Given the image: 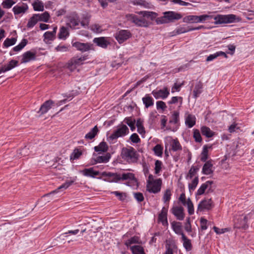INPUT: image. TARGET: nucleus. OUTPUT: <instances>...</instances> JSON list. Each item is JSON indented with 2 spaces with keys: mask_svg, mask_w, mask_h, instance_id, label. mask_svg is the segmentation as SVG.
I'll return each mask as SVG.
<instances>
[{
  "mask_svg": "<svg viewBox=\"0 0 254 254\" xmlns=\"http://www.w3.org/2000/svg\"><path fill=\"white\" fill-rule=\"evenodd\" d=\"M133 254H145L143 248L139 245H135L130 247Z\"/></svg>",
  "mask_w": 254,
  "mask_h": 254,
  "instance_id": "obj_37",
  "label": "nucleus"
},
{
  "mask_svg": "<svg viewBox=\"0 0 254 254\" xmlns=\"http://www.w3.org/2000/svg\"><path fill=\"white\" fill-rule=\"evenodd\" d=\"M185 206H187L188 213L190 215H192L194 213L193 205L190 198L187 199Z\"/></svg>",
  "mask_w": 254,
  "mask_h": 254,
  "instance_id": "obj_41",
  "label": "nucleus"
},
{
  "mask_svg": "<svg viewBox=\"0 0 254 254\" xmlns=\"http://www.w3.org/2000/svg\"><path fill=\"white\" fill-rule=\"evenodd\" d=\"M115 176L111 177L109 179H105L107 181L109 182H118L121 180V175L117 173H114Z\"/></svg>",
  "mask_w": 254,
  "mask_h": 254,
  "instance_id": "obj_55",
  "label": "nucleus"
},
{
  "mask_svg": "<svg viewBox=\"0 0 254 254\" xmlns=\"http://www.w3.org/2000/svg\"><path fill=\"white\" fill-rule=\"evenodd\" d=\"M53 102L52 100H48L46 101L40 107V112L42 114H45L51 108V106L53 105Z\"/></svg>",
  "mask_w": 254,
  "mask_h": 254,
  "instance_id": "obj_27",
  "label": "nucleus"
},
{
  "mask_svg": "<svg viewBox=\"0 0 254 254\" xmlns=\"http://www.w3.org/2000/svg\"><path fill=\"white\" fill-rule=\"evenodd\" d=\"M171 145L172 149L174 151L182 150V146L177 139H173Z\"/></svg>",
  "mask_w": 254,
  "mask_h": 254,
  "instance_id": "obj_40",
  "label": "nucleus"
},
{
  "mask_svg": "<svg viewBox=\"0 0 254 254\" xmlns=\"http://www.w3.org/2000/svg\"><path fill=\"white\" fill-rule=\"evenodd\" d=\"M198 23L204 22L205 21L209 20L213 18V16L208 14H203L198 16Z\"/></svg>",
  "mask_w": 254,
  "mask_h": 254,
  "instance_id": "obj_49",
  "label": "nucleus"
},
{
  "mask_svg": "<svg viewBox=\"0 0 254 254\" xmlns=\"http://www.w3.org/2000/svg\"><path fill=\"white\" fill-rule=\"evenodd\" d=\"M136 125L137 128V131L139 133L142 134L145 133V129L143 126L142 121L141 119H139L137 120Z\"/></svg>",
  "mask_w": 254,
  "mask_h": 254,
  "instance_id": "obj_43",
  "label": "nucleus"
},
{
  "mask_svg": "<svg viewBox=\"0 0 254 254\" xmlns=\"http://www.w3.org/2000/svg\"><path fill=\"white\" fill-rule=\"evenodd\" d=\"M163 15V16L156 19V22L157 24L168 23L175 20H179L182 17L180 13L172 11L164 12Z\"/></svg>",
  "mask_w": 254,
  "mask_h": 254,
  "instance_id": "obj_1",
  "label": "nucleus"
},
{
  "mask_svg": "<svg viewBox=\"0 0 254 254\" xmlns=\"http://www.w3.org/2000/svg\"><path fill=\"white\" fill-rule=\"evenodd\" d=\"M16 39L15 38H6L3 42V45L5 47H8L15 44Z\"/></svg>",
  "mask_w": 254,
  "mask_h": 254,
  "instance_id": "obj_44",
  "label": "nucleus"
},
{
  "mask_svg": "<svg viewBox=\"0 0 254 254\" xmlns=\"http://www.w3.org/2000/svg\"><path fill=\"white\" fill-rule=\"evenodd\" d=\"M130 139L133 143H138L140 141L138 135L136 133H133L130 136Z\"/></svg>",
  "mask_w": 254,
  "mask_h": 254,
  "instance_id": "obj_63",
  "label": "nucleus"
},
{
  "mask_svg": "<svg viewBox=\"0 0 254 254\" xmlns=\"http://www.w3.org/2000/svg\"><path fill=\"white\" fill-rule=\"evenodd\" d=\"M137 13L139 15H142L143 18L145 17L149 18L151 20L155 19L157 16V14L156 12L149 11H138L137 12Z\"/></svg>",
  "mask_w": 254,
  "mask_h": 254,
  "instance_id": "obj_25",
  "label": "nucleus"
},
{
  "mask_svg": "<svg viewBox=\"0 0 254 254\" xmlns=\"http://www.w3.org/2000/svg\"><path fill=\"white\" fill-rule=\"evenodd\" d=\"M121 154L122 158L129 163L136 162L138 159V154L132 147L123 148Z\"/></svg>",
  "mask_w": 254,
  "mask_h": 254,
  "instance_id": "obj_3",
  "label": "nucleus"
},
{
  "mask_svg": "<svg viewBox=\"0 0 254 254\" xmlns=\"http://www.w3.org/2000/svg\"><path fill=\"white\" fill-rule=\"evenodd\" d=\"M203 84L201 82H198L195 85L193 91V95L195 98H196L202 92Z\"/></svg>",
  "mask_w": 254,
  "mask_h": 254,
  "instance_id": "obj_29",
  "label": "nucleus"
},
{
  "mask_svg": "<svg viewBox=\"0 0 254 254\" xmlns=\"http://www.w3.org/2000/svg\"><path fill=\"white\" fill-rule=\"evenodd\" d=\"M152 94L156 99H164L168 97L170 94L169 90L167 87H164L161 89L154 90L152 92Z\"/></svg>",
  "mask_w": 254,
  "mask_h": 254,
  "instance_id": "obj_12",
  "label": "nucleus"
},
{
  "mask_svg": "<svg viewBox=\"0 0 254 254\" xmlns=\"http://www.w3.org/2000/svg\"><path fill=\"white\" fill-rule=\"evenodd\" d=\"M182 241H183V246L187 251H190L191 250L192 245L191 241L186 236L183 235L182 237Z\"/></svg>",
  "mask_w": 254,
  "mask_h": 254,
  "instance_id": "obj_31",
  "label": "nucleus"
},
{
  "mask_svg": "<svg viewBox=\"0 0 254 254\" xmlns=\"http://www.w3.org/2000/svg\"><path fill=\"white\" fill-rule=\"evenodd\" d=\"M128 133V128L125 125L118 126V128L109 137L110 140H114L120 137L125 136Z\"/></svg>",
  "mask_w": 254,
  "mask_h": 254,
  "instance_id": "obj_6",
  "label": "nucleus"
},
{
  "mask_svg": "<svg viewBox=\"0 0 254 254\" xmlns=\"http://www.w3.org/2000/svg\"><path fill=\"white\" fill-rule=\"evenodd\" d=\"M32 6L35 11H43L44 10V3L40 0H35L32 3Z\"/></svg>",
  "mask_w": 254,
  "mask_h": 254,
  "instance_id": "obj_26",
  "label": "nucleus"
},
{
  "mask_svg": "<svg viewBox=\"0 0 254 254\" xmlns=\"http://www.w3.org/2000/svg\"><path fill=\"white\" fill-rule=\"evenodd\" d=\"M93 156L94 157L91 160L92 165H95L97 163H106L109 161L111 158V155L109 153L101 156H97L94 153Z\"/></svg>",
  "mask_w": 254,
  "mask_h": 254,
  "instance_id": "obj_11",
  "label": "nucleus"
},
{
  "mask_svg": "<svg viewBox=\"0 0 254 254\" xmlns=\"http://www.w3.org/2000/svg\"><path fill=\"white\" fill-rule=\"evenodd\" d=\"M69 35V32L67 28L63 26L60 29L58 38L61 39H65Z\"/></svg>",
  "mask_w": 254,
  "mask_h": 254,
  "instance_id": "obj_33",
  "label": "nucleus"
},
{
  "mask_svg": "<svg viewBox=\"0 0 254 254\" xmlns=\"http://www.w3.org/2000/svg\"><path fill=\"white\" fill-rule=\"evenodd\" d=\"M90 28L93 32L96 33H100L102 31L101 27L98 24H92Z\"/></svg>",
  "mask_w": 254,
  "mask_h": 254,
  "instance_id": "obj_51",
  "label": "nucleus"
},
{
  "mask_svg": "<svg viewBox=\"0 0 254 254\" xmlns=\"http://www.w3.org/2000/svg\"><path fill=\"white\" fill-rule=\"evenodd\" d=\"M138 238L136 237H132L125 242V245L128 247L132 244L136 243L138 242Z\"/></svg>",
  "mask_w": 254,
  "mask_h": 254,
  "instance_id": "obj_61",
  "label": "nucleus"
},
{
  "mask_svg": "<svg viewBox=\"0 0 254 254\" xmlns=\"http://www.w3.org/2000/svg\"><path fill=\"white\" fill-rule=\"evenodd\" d=\"M162 163V162L159 160H156L155 163V174H158L161 170Z\"/></svg>",
  "mask_w": 254,
  "mask_h": 254,
  "instance_id": "obj_57",
  "label": "nucleus"
},
{
  "mask_svg": "<svg viewBox=\"0 0 254 254\" xmlns=\"http://www.w3.org/2000/svg\"><path fill=\"white\" fill-rule=\"evenodd\" d=\"M214 170L212 161L210 160L206 161L204 164L202 169V173L206 175H211L213 174Z\"/></svg>",
  "mask_w": 254,
  "mask_h": 254,
  "instance_id": "obj_17",
  "label": "nucleus"
},
{
  "mask_svg": "<svg viewBox=\"0 0 254 254\" xmlns=\"http://www.w3.org/2000/svg\"><path fill=\"white\" fill-rule=\"evenodd\" d=\"M162 181L160 179H154L152 175H149L147 181V190L153 193H156L161 190Z\"/></svg>",
  "mask_w": 254,
  "mask_h": 254,
  "instance_id": "obj_2",
  "label": "nucleus"
},
{
  "mask_svg": "<svg viewBox=\"0 0 254 254\" xmlns=\"http://www.w3.org/2000/svg\"><path fill=\"white\" fill-rule=\"evenodd\" d=\"M76 178L73 179L71 181H66L64 184L60 186L57 189H56L55 190H53L51 191V192L47 193L44 195L43 196V198H47L46 200L48 201H50L52 198V196L55 193H57L59 191V190L61 189H66L68 188L69 186H70L75 181Z\"/></svg>",
  "mask_w": 254,
  "mask_h": 254,
  "instance_id": "obj_8",
  "label": "nucleus"
},
{
  "mask_svg": "<svg viewBox=\"0 0 254 254\" xmlns=\"http://www.w3.org/2000/svg\"><path fill=\"white\" fill-rule=\"evenodd\" d=\"M27 44V40L24 39L18 45L13 48V51L15 52H19Z\"/></svg>",
  "mask_w": 254,
  "mask_h": 254,
  "instance_id": "obj_42",
  "label": "nucleus"
},
{
  "mask_svg": "<svg viewBox=\"0 0 254 254\" xmlns=\"http://www.w3.org/2000/svg\"><path fill=\"white\" fill-rule=\"evenodd\" d=\"M193 137L196 142H200L202 141L201 136L199 131L198 129H194L193 131Z\"/></svg>",
  "mask_w": 254,
  "mask_h": 254,
  "instance_id": "obj_54",
  "label": "nucleus"
},
{
  "mask_svg": "<svg viewBox=\"0 0 254 254\" xmlns=\"http://www.w3.org/2000/svg\"><path fill=\"white\" fill-rule=\"evenodd\" d=\"M36 59V54L31 51H27L24 53L22 55L21 60L22 63H26L31 61H34Z\"/></svg>",
  "mask_w": 254,
  "mask_h": 254,
  "instance_id": "obj_20",
  "label": "nucleus"
},
{
  "mask_svg": "<svg viewBox=\"0 0 254 254\" xmlns=\"http://www.w3.org/2000/svg\"><path fill=\"white\" fill-rule=\"evenodd\" d=\"M198 183V178L197 177H195L189 185L190 190H194L197 186Z\"/></svg>",
  "mask_w": 254,
  "mask_h": 254,
  "instance_id": "obj_52",
  "label": "nucleus"
},
{
  "mask_svg": "<svg viewBox=\"0 0 254 254\" xmlns=\"http://www.w3.org/2000/svg\"><path fill=\"white\" fill-rule=\"evenodd\" d=\"M156 107L158 110L161 109L164 111L167 108V106L163 101H159L156 102Z\"/></svg>",
  "mask_w": 254,
  "mask_h": 254,
  "instance_id": "obj_59",
  "label": "nucleus"
},
{
  "mask_svg": "<svg viewBox=\"0 0 254 254\" xmlns=\"http://www.w3.org/2000/svg\"><path fill=\"white\" fill-rule=\"evenodd\" d=\"M185 229L186 231L188 233H190L192 231L191 226L190 224V219L189 218H188L187 219V222L185 226Z\"/></svg>",
  "mask_w": 254,
  "mask_h": 254,
  "instance_id": "obj_62",
  "label": "nucleus"
},
{
  "mask_svg": "<svg viewBox=\"0 0 254 254\" xmlns=\"http://www.w3.org/2000/svg\"><path fill=\"white\" fill-rule=\"evenodd\" d=\"M142 101L146 108L153 106L154 104L153 98L148 95H146L144 97L142 98Z\"/></svg>",
  "mask_w": 254,
  "mask_h": 254,
  "instance_id": "obj_32",
  "label": "nucleus"
},
{
  "mask_svg": "<svg viewBox=\"0 0 254 254\" xmlns=\"http://www.w3.org/2000/svg\"><path fill=\"white\" fill-rule=\"evenodd\" d=\"M172 195L171 191L170 189H167L163 195V200L164 203L168 202L170 201L171 199V196Z\"/></svg>",
  "mask_w": 254,
  "mask_h": 254,
  "instance_id": "obj_47",
  "label": "nucleus"
},
{
  "mask_svg": "<svg viewBox=\"0 0 254 254\" xmlns=\"http://www.w3.org/2000/svg\"><path fill=\"white\" fill-rule=\"evenodd\" d=\"M127 20L134 24L136 26L140 27H147L150 25L149 22L144 18H139L133 14H127L126 15Z\"/></svg>",
  "mask_w": 254,
  "mask_h": 254,
  "instance_id": "obj_5",
  "label": "nucleus"
},
{
  "mask_svg": "<svg viewBox=\"0 0 254 254\" xmlns=\"http://www.w3.org/2000/svg\"><path fill=\"white\" fill-rule=\"evenodd\" d=\"M171 225L172 228L176 234L181 235L182 237L185 235L183 232L181 223L174 221L171 223Z\"/></svg>",
  "mask_w": 254,
  "mask_h": 254,
  "instance_id": "obj_19",
  "label": "nucleus"
},
{
  "mask_svg": "<svg viewBox=\"0 0 254 254\" xmlns=\"http://www.w3.org/2000/svg\"><path fill=\"white\" fill-rule=\"evenodd\" d=\"M80 24L78 17L76 14H71L67 18V25L71 28H78L76 27Z\"/></svg>",
  "mask_w": 254,
  "mask_h": 254,
  "instance_id": "obj_15",
  "label": "nucleus"
},
{
  "mask_svg": "<svg viewBox=\"0 0 254 254\" xmlns=\"http://www.w3.org/2000/svg\"><path fill=\"white\" fill-rule=\"evenodd\" d=\"M28 8L27 4L22 3L14 6L12 8V11L15 15L23 14L26 12Z\"/></svg>",
  "mask_w": 254,
  "mask_h": 254,
  "instance_id": "obj_18",
  "label": "nucleus"
},
{
  "mask_svg": "<svg viewBox=\"0 0 254 254\" xmlns=\"http://www.w3.org/2000/svg\"><path fill=\"white\" fill-rule=\"evenodd\" d=\"M214 19L215 20V24H220L240 21L241 18L236 15L230 14L227 15L218 14L214 17Z\"/></svg>",
  "mask_w": 254,
  "mask_h": 254,
  "instance_id": "obj_4",
  "label": "nucleus"
},
{
  "mask_svg": "<svg viewBox=\"0 0 254 254\" xmlns=\"http://www.w3.org/2000/svg\"><path fill=\"white\" fill-rule=\"evenodd\" d=\"M195 117L191 114H186L185 118V124L189 127H192L195 124Z\"/></svg>",
  "mask_w": 254,
  "mask_h": 254,
  "instance_id": "obj_22",
  "label": "nucleus"
},
{
  "mask_svg": "<svg viewBox=\"0 0 254 254\" xmlns=\"http://www.w3.org/2000/svg\"><path fill=\"white\" fill-rule=\"evenodd\" d=\"M86 56L75 57L72 58L67 64V68L71 71L73 70L77 66L83 64L86 60Z\"/></svg>",
  "mask_w": 254,
  "mask_h": 254,
  "instance_id": "obj_7",
  "label": "nucleus"
},
{
  "mask_svg": "<svg viewBox=\"0 0 254 254\" xmlns=\"http://www.w3.org/2000/svg\"><path fill=\"white\" fill-rule=\"evenodd\" d=\"M15 2L13 0H4L2 3V5L4 8H10Z\"/></svg>",
  "mask_w": 254,
  "mask_h": 254,
  "instance_id": "obj_48",
  "label": "nucleus"
},
{
  "mask_svg": "<svg viewBox=\"0 0 254 254\" xmlns=\"http://www.w3.org/2000/svg\"><path fill=\"white\" fill-rule=\"evenodd\" d=\"M72 47L82 53L89 51L93 49V44L89 43H81L79 42L72 41Z\"/></svg>",
  "mask_w": 254,
  "mask_h": 254,
  "instance_id": "obj_10",
  "label": "nucleus"
},
{
  "mask_svg": "<svg viewBox=\"0 0 254 254\" xmlns=\"http://www.w3.org/2000/svg\"><path fill=\"white\" fill-rule=\"evenodd\" d=\"M98 131L99 130L97 127L96 126H95L88 133L85 135V138L87 139H93L97 134Z\"/></svg>",
  "mask_w": 254,
  "mask_h": 254,
  "instance_id": "obj_35",
  "label": "nucleus"
},
{
  "mask_svg": "<svg viewBox=\"0 0 254 254\" xmlns=\"http://www.w3.org/2000/svg\"><path fill=\"white\" fill-rule=\"evenodd\" d=\"M17 64L18 62L17 61L11 60L9 62V63L7 65H4L3 66V67L4 68L3 71L6 72L11 70V69L17 66Z\"/></svg>",
  "mask_w": 254,
  "mask_h": 254,
  "instance_id": "obj_38",
  "label": "nucleus"
},
{
  "mask_svg": "<svg viewBox=\"0 0 254 254\" xmlns=\"http://www.w3.org/2000/svg\"><path fill=\"white\" fill-rule=\"evenodd\" d=\"M202 134L207 137H211L214 135V132L212 131L210 128L206 126H203L201 128Z\"/></svg>",
  "mask_w": 254,
  "mask_h": 254,
  "instance_id": "obj_34",
  "label": "nucleus"
},
{
  "mask_svg": "<svg viewBox=\"0 0 254 254\" xmlns=\"http://www.w3.org/2000/svg\"><path fill=\"white\" fill-rule=\"evenodd\" d=\"M81 173L85 176L94 178L96 176L99 175L100 172L97 171H95L93 168H90L85 169L81 171Z\"/></svg>",
  "mask_w": 254,
  "mask_h": 254,
  "instance_id": "obj_23",
  "label": "nucleus"
},
{
  "mask_svg": "<svg viewBox=\"0 0 254 254\" xmlns=\"http://www.w3.org/2000/svg\"><path fill=\"white\" fill-rule=\"evenodd\" d=\"M44 37L45 39L50 41L53 40L54 39L55 35H54V33H52V32L47 31L44 34Z\"/></svg>",
  "mask_w": 254,
  "mask_h": 254,
  "instance_id": "obj_60",
  "label": "nucleus"
},
{
  "mask_svg": "<svg viewBox=\"0 0 254 254\" xmlns=\"http://www.w3.org/2000/svg\"><path fill=\"white\" fill-rule=\"evenodd\" d=\"M38 15L39 21L47 22L50 18V14L47 11H45L42 14H36Z\"/></svg>",
  "mask_w": 254,
  "mask_h": 254,
  "instance_id": "obj_39",
  "label": "nucleus"
},
{
  "mask_svg": "<svg viewBox=\"0 0 254 254\" xmlns=\"http://www.w3.org/2000/svg\"><path fill=\"white\" fill-rule=\"evenodd\" d=\"M81 154L82 153L80 151H79L78 149H75L70 155V159H77L79 158Z\"/></svg>",
  "mask_w": 254,
  "mask_h": 254,
  "instance_id": "obj_53",
  "label": "nucleus"
},
{
  "mask_svg": "<svg viewBox=\"0 0 254 254\" xmlns=\"http://www.w3.org/2000/svg\"><path fill=\"white\" fill-rule=\"evenodd\" d=\"M179 121V113L178 111H174L169 121L172 124H177Z\"/></svg>",
  "mask_w": 254,
  "mask_h": 254,
  "instance_id": "obj_45",
  "label": "nucleus"
},
{
  "mask_svg": "<svg viewBox=\"0 0 254 254\" xmlns=\"http://www.w3.org/2000/svg\"><path fill=\"white\" fill-rule=\"evenodd\" d=\"M132 36L131 33L128 30H120L115 34V38L120 44L124 43Z\"/></svg>",
  "mask_w": 254,
  "mask_h": 254,
  "instance_id": "obj_9",
  "label": "nucleus"
},
{
  "mask_svg": "<svg viewBox=\"0 0 254 254\" xmlns=\"http://www.w3.org/2000/svg\"><path fill=\"white\" fill-rule=\"evenodd\" d=\"M93 42L97 46L103 48H106L109 44L105 37L95 38L94 39Z\"/></svg>",
  "mask_w": 254,
  "mask_h": 254,
  "instance_id": "obj_24",
  "label": "nucleus"
},
{
  "mask_svg": "<svg viewBox=\"0 0 254 254\" xmlns=\"http://www.w3.org/2000/svg\"><path fill=\"white\" fill-rule=\"evenodd\" d=\"M197 15H190L183 18V22L186 23H198Z\"/></svg>",
  "mask_w": 254,
  "mask_h": 254,
  "instance_id": "obj_30",
  "label": "nucleus"
},
{
  "mask_svg": "<svg viewBox=\"0 0 254 254\" xmlns=\"http://www.w3.org/2000/svg\"><path fill=\"white\" fill-rule=\"evenodd\" d=\"M167 208H165V207H163L158 216L159 221L161 222L162 225L164 226H167L168 225L167 217Z\"/></svg>",
  "mask_w": 254,
  "mask_h": 254,
  "instance_id": "obj_21",
  "label": "nucleus"
},
{
  "mask_svg": "<svg viewBox=\"0 0 254 254\" xmlns=\"http://www.w3.org/2000/svg\"><path fill=\"white\" fill-rule=\"evenodd\" d=\"M38 15L36 14L33 15V16L29 19L28 23L27 24V27L28 28H32L33 27L35 24L39 21L38 18L37 17Z\"/></svg>",
  "mask_w": 254,
  "mask_h": 254,
  "instance_id": "obj_36",
  "label": "nucleus"
},
{
  "mask_svg": "<svg viewBox=\"0 0 254 254\" xmlns=\"http://www.w3.org/2000/svg\"><path fill=\"white\" fill-rule=\"evenodd\" d=\"M134 179V174L131 173H124L121 176V180H133Z\"/></svg>",
  "mask_w": 254,
  "mask_h": 254,
  "instance_id": "obj_46",
  "label": "nucleus"
},
{
  "mask_svg": "<svg viewBox=\"0 0 254 254\" xmlns=\"http://www.w3.org/2000/svg\"><path fill=\"white\" fill-rule=\"evenodd\" d=\"M155 154L158 156H161L163 153V147L160 144H157L153 148Z\"/></svg>",
  "mask_w": 254,
  "mask_h": 254,
  "instance_id": "obj_50",
  "label": "nucleus"
},
{
  "mask_svg": "<svg viewBox=\"0 0 254 254\" xmlns=\"http://www.w3.org/2000/svg\"><path fill=\"white\" fill-rule=\"evenodd\" d=\"M213 183V181H208L202 184L197 190L196 195H201L204 193L205 191H206V193L212 191L211 186Z\"/></svg>",
  "mask_w": 254,
  "mask_h": 254,
  "instance_id": "obj_13",
  "label": "nucleus"
},
{
  "mask_svg": "<svg viewBox=\"0 0 254 254\" xmlns=\"http://www.w3.org/2000/svg\"><path fill=\"white\" fill-rule=\"evenodd\" d=\"M108 149V146L104 141L101 142L98 146L94 147V150L99 153L105 152Z\"/></svg>",
  "mask_w": 254,
  "mask_h": 254,
  "instance_id": "obj_28",
  "label": "nucleus"
},
{
  "mask_svg": "<svg viewBox=\"0 0 254 254\" xmlns=\"http://www.w3.org/2000/svg\"><path fill=\"white\" fill-rule=\"evenodd\" d=\"M208 158V150L206 148H204L201 154V161L205 162Z\"/></svg>",
  "mask_w": 254,
  "mask_h": 254,
  "instance_id": "obj_58",
  "label": "nucleus"
},
{
  "mask_svg": "<svg viewBox=\"0 0 254 254\" xmlns=\"http://www.w3.org/2000/svg\"><path fill=\"white\" fill-rule=\"evenodd\" d=\"M211 199H203L198 205L197 211H203L205 209L209 210L213 207Z\"/></svg>",
  "mask_w": 254,
  "mask_h": 254,
  "instance_id": "obj_14",
  "label": "nucleus"
},
{
  "mask_svg": "<svg viewBox=\"0 0 254 254\" xmlns=\"http://www.w3.org/2000/svg\"><path fill=\"white\" fill-rule=\"evenodd\" d=\"M198 170V168L192 166L189 170L187 178H190V179L192 178L195 175Z\"/></svg>",
  "mask_w": 254,
  "mask_h": 254,
  "instance_id": "obj_56",
  "label": "nucleus"
},
{
  "mask_svg": "<svg viewBox=\"0 0 254 254\" xmlns=\"http://www.w3.org/2000/svg\"><path fill=\"white\" fill-rule=\"evenodd\" d=\"M112 193L114 194L121 200H124L126 197V195H125V194L124 193L120 192L119 191H113V192H112Z\"/></svg>",
  "mask_w": 254,
  "mask_h": 254,
  "instance_id": "obj_64",
  "label": "nucleus"
},
{
  "mask_svg": "<svg viewBox=\"0 0 254 254\" xmlns=\"http://www.w3.org/2000/svg\"><path fill=\"white\" fill-rule=\"evenodd\" d=\"M172 213L176 216L179 220H183L185 217L184 208L182 206H175L171 209Z\"/></svg>",
  "mask_w": 254,
  "mask_h": 254,
  "instance_id": "obj_16",
  "label": "nucleus"
}]
</instances>
